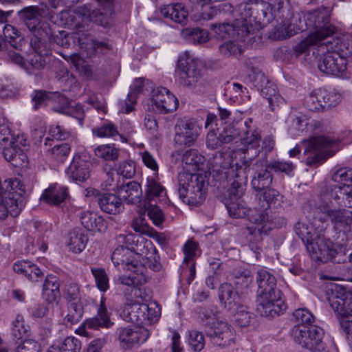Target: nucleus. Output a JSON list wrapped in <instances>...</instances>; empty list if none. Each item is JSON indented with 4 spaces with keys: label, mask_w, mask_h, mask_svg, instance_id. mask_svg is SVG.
<instances>
[{
    "label": "nucleus",
    "mask_w": 352,
    "mask_h": 352,
    "mask_svg": "<svg viewBox=\"0 0 352 352\" xmlns=\"http://www.w3.org/2000/svg\"><path fill=\"white\" fill-rule=\"evenodd\" d=\"M258 285L256 311L261 316L274 318L287 309L283 294L277 288L275 276L266 269L257 271Z\"/></svg>",
    "instance_id": "nucleus-1"
},
{
    "label": "nucleus",
    "mask_w": 352,
    "mask_h": 352,
    "mask_svg": "<svg viewBox=\"0 0 352 352\" xmlns=\"http://www.w3.org/2000/svg\"><path fill=\"white\" fill-rule=\"evenodd\" d=\"M329 21L330 11L324 7L309 12L304 16L305 26L314 32L296 45V56L309 55L311 47L317 46L319 50L324 49L326 44L323 41L336 32V27Z\"/></svg>",
    "instance_id": "nucleus-2"
},
{
    "label": "nucleus",
    "mask_w": 352,
    "mask_h": 352,
    "mask_svg": "<svg viewBox=\"0 0 352 352\" xmlns=\"http://www.w3.org/2000/svg\"><path fill=\"white\" fill-rule=\"evenodd\" d=\"M270 9V3L264 1H250L239 5L235 12L238 27L242 28V36L254 34L271 22L273 13Z\"/></svg>",
    "instance_id": "nucleus-3"
},
{
    "label": "nucleus",
    "mask_w": 352,
    "mask_h": 352,
    "mask_svg": "<svg viewBox=\"0 0 352 352\" xmlns=\"http://www.w3.org/2000/svg\"><path fill=\"white\" fill-rule=\"evenodd\" d=\"M24 186L15 179L0 182V220L6 219L8 214L12 217L19 214L24 206Z\"/></svg>",
    "instance_id": "nucleus-4"
},
{
    "label": "nucleus",
    "mask_w": 352,
    "mask_h": 352,
    "mask_svg": "<svg viewBox=\"0 0 352 352\" xmlns=\"http://www.w3.org/2000/svg\"><path fill=\"white\" fill-rule=\"evenodd\" d=\"M206 174L180 173L178 175V193L184 203L197 206L206 199Z\"/></svg>",
    "instance_id": "nucleus-5"
},
{
    "label": "nucleus",
    "mask_w": 352,
    "mask_h": 352,
    "mask_svg": "<svg viewBox=\"0 0 352 352\" xmlns=\"http://www.w3.org/2000/svg\"><path fill=\"white\" fill-rule=\"evenodd\" d=\"M204 72V65L199 59L192 58L187 53L179 56L176 72L178 82L184 87L195 89L200 84Z\"/></svg>",
    "instance_id": "nucleus-6"
},
{
    "label": "nucleus",
    "mask_w": 352,
    "mask_h": 352,
    "mask_svg": "<svg viewBox=\"0 0 352 352\" xmlns=\"http://www.w3.org/2000/svg\"><path fill=\"white\" fill-rule=\"evenodd\" d=\"M291 336L296 343L311 352H329L324 340V331L318 325H294L291 330Z\"/></svg>",
    "instance_id": "nucleus-7"
},
{
    "label": "nucleus",
    "mask_w": 352,
    "mask_h": 352,
    "mask_svg": "<svg viewBox=\"0 0 352 352\" xmlns=\"http://www.w3.org/2000/svg\"><path fill=\"white\" fill-rule=\"evenodd\" d=\"M340 141L331 140L324 135L314 136L307 140H303L302 143L306 145L305 153H312L313 156L308 157L306 160L307 166H318L322 164L327 158L332 156L334 152L327 150L336 146Z\"/></svg>",
    "instance_id": "nucleus-8"
},
{
    "label": "nucleus",
    "mask_w": 352,
    "mask_h": 352,
    "mask_svg": "<svg viewBox=\"0 0 352 352\" xmlns=\"http://www.w3.org/2000/svg\"><path fill=\"white\" fill-rule=\"evenodd\" d=\"M328 300L336 315L348 323V327H352V292L336 286Z\"/></svg>",
    "instance_id": "nucleus-9"
},
{
    "label": "nucleus",
    "mask_w": 352,
    "mask_h": 352,
    "mask_svg": "<svg viewBox=\"0 0 352 352\" xmlns=\"http://www.w3.org/2000/svg\"><path fill=\"white\" fill-rule=\"evenodd\" d=\"M324 43L326 44L324 49L319 50L317 46L311 47L310 48V50L311 49L312 50L314 56L317 54L316 57H318L319 52L322 54L318 59V67L319 70L329 75H342L346 69V60L339 53L336 52H328L324 54L327 44L331 43V42L327 41Z\"/></svg>",
    "instance_id": "nucleus-10"
},
{
    "label": "nucleus",
    "mask_w": 352,
    "mask_h": 352,
    "mask_svg": "<svg viewBox=\"0 0 352 352\" xmlns=\"http://www.w3.org/2000/svg\"><path fill=\"white\" fill-rule=\"evenodd\" d=\"M219 298L225 309L232 315L247 309L250 298L246 292H234L231 284L223 283L219 289Z\"/></svg>",
    "instance_id": "nucleus-11"
},
{
    "label": "nucleus",
    "mask_w": 352,
    "mask_h": 352,
    "mask_svg": "<svg viewBox=\"0 0 352 352\" xmlns=\"http://www.w3.org/2000/svg\"><path fill=\"white\" fill-rule=\"evenodd\" d=\"M174 142L179 146L190 147L195 143L201 130L195 119H180L175 126Z\"/></svg>",
    "instance_id": "nucleus-12"
},
{
    "label": "nucleus",
    "mask_w": 352,
    "mask_h": 352,
    "mask_svg": "<svg viewBox=\"0 0 352 352\" xmlns=\"http://www.w3.org/2000/svg\"><path fill=\"white\" fill-rule=\"evenodd\" d=\"M270 12L273 13V19L278 17L282 19L281 23L287 28L289 37L297 34L298 31H303L302 25H295L297 18L292 15L290 11V6L285 0H272Z\"/></svg>",
    "instance_id": "nucleus-13"
},
{
    "label": "nucleus",
    "mask_w": 352,
    "mask_h": 352,
    "mask_svg": "<svg viewBox=\"0 0 352 352\" xmlns=\"http://www.w3.org/2000/svg\"><path fill=\"white\" fill-rule=\"evenodd\" d=\"M204 331L212 344L216 346L225 348L233 342L232 327L227 322L218 319Z\"/></svg>",
    "instance_id": "nucleus-14"
},
{
    "label": "nucleus",
    "mask_w": 352,
    "mask_h": 352,
    "mask_svg": "<svg viewBox=\"0 0 352 352\" xmlns=\"http://www.w3.org/2000/svg\"><path fill=\"white\" fill-rule=\"evenodd\" d=\"M149 329L144 326H136L134 329L124 327L117 329V335L124 349H131L147 340L150 336Z\"/></svg>",
    "instance_id": "nucleus-15"
},
{
    "label": "nucleus",
    "mask_w": 352,
    "mask_h": 352,
    "mask_svg": "<svg viewBox=\"0 0 352 352\" xmlns=\"http://www.w3.org/2000/svg\"><path fill=\"white\" fill-rule=\"evenodd\" d=\"M150 105L152 110L159 113L166 114L175 111L178 107L177 98L165 87L153 90Z\"/></svg>",
    "instance_id": "nucleus-16"
},
{
    "label": "nucleus",
    "mask_w": 352,
    "mask_h": 352,
    "mask_svg": "<svg viewBox=\"0 0 352 352\" xmlns=\"http://www.w3.org/2000/svg\"><path fill=\"white\" fill-rule=\"evenodd\" d=\"M91 163L83 153L74 155L72 162L65 170L67 177L76 183L84 182L90 177Z\"/></svg>",
    "instance_id": "nucleus-17"
},
{
    "label": "nucleus",
    "mask_w": 352,
    "mask_h": 352,
    "mask_svg": "<svg viewBox=\"0 0 352 352\" xmlns=\"http://www.w3.org/2000/svg\"><path fill=\"white\" fill-rule=\"evenodd\" d=\"M29 30L33 34L30 41L32 48H37L41 50V48H49L48 43L52 42L59 44L55 39L50 25L47 22L39 21L32 29H29Z\"/></svg>",
    "instance_id": "nucleus-18"
},
{
    "label": "nucleus",
    "mask_w": 352,
    "mask_h": 352,
    "mask_svg": "<svg viewBox=\"0 0 352 352\" xmlns=\"http://www.w3.org/2000/svg\"><path fill=\"white\" fill-rule=\"evenodd\" d=\"M102 7L103 11L98 10H91L87 6L82 8L81 14L97 25L105 27L109 24V19L113 12V0H96Z\"/></svg>",
    "instance_id": "nucleus-19"
},
{
    "label": "nucleus",
    "mask_w": 352,
    "mask_h": 352,
    "mask_svg": "<svg viewBox=\"0 0 352 352\" xmlns=\"http://www.w3.org/2000/svg\"><path fill=\"white\" fill-rule=\"evenodd\" d=\"M246 137L241 138L243 147L240 148L244 154L245 170L250 166L252 161L258 156L260 153L258 148L261 138L258 131H252L251 135H249L250 131L246 132Z\"/></svg>",
    "instance_id": "nucleus-20"
},
{
    "label": "nucleus",
    "mask_w": 352,
    "mask_h": 352,
    "mask_svg": "<svg viewBox=\"0 0 352 352\" xmlns=\"http://www.w3.org/2000/svg\"><path fill=\"white\" fill-rule=\"evenodd\" d=\"M323 213L331 221L336 230L339 232L350 230L352 224V211L344 208H327Z\"/></svg>",
    "instance_id": "nucleus-21"
},
{
    "label": "nucleus",
    "mask_w": 352,
    "mask_h": 352,
    "mask_svg": "<svg viewBox=\"0 0 352 352\" xmlns=\"http://www.w3.org/2000/svg\"><path fill=\"white\" fill-rule=\"evenodd\" d=\"M303 241L312 258L323 263L327 251L329 250V245H331V241L324 236L318 234L311 237V239H307L306 242Z\"/></svg>",
    "instance_id": "nucleus-22"
},
{
    "label": "nucleus",
    "mask_w": 352,
    "mask_h": 352,
    "mask_svg": "<svg viewBox=\"0 0 352 352\" xmlns=\"http://www.w3.org/2000/svg\"><path fill=\"white\" fill-rule=\"evenodd\" d=\"M148 310V305L144 303L131 302L124 305L121 313V318L128 322L143 326L145 321V313Z\"/></svg>",
    "instance_id": "nucleus-23"
},
{
    "label": "nucleus",
    "mask_w": 352,
    "mask_h": 352,
    "mask_svg": "<svg viewBox=\"0 0 352 352\" xmlns=\"http://www.w3.org/2000/svg\"><path fill=\"white\" fill-rule=\"evenodd\" d=\"M111 260L115 266L123 267V270L135 271L138 261L135 254L130 248L120 245L115 249Z\"/></svg>",
    "instance_id": "nucleus-24"
},
{
    "label": "nucleus",
    "mask_w": 352,
    "mask_h": 352,
    "mask_svg": "<svg viewBox=\"0 0 352 352\" xmlns=\"http://www.w3.org/2000/svg\"><path fill=\"white\" fill-rule=\"evenodd\" d=\"M327 195L340 206L352 208V188L351 185H331L327 188Z\"/></svg>",
    "instance_id": "nucleus-25"
},
{
    "label": "nucleus",
    "mask_w": 352,
    "mask_h": 352,
    "mask_svg": "<svg viewBox=\"0 0 352 352\" xmlns=\"http://www.w3.org/2000/svg\"><path fill=\"white\" fill-rule=\"evenodd\" d=\"M2 146L3 156L14 166H21V162H24L27 159L25 153L19 144L18 140L11 138L10 141Z\"/></svg>",
    "instance_id": "nucleus-26"
},
{
    "label": "nucleus",
    "mask_w": 352,
    "mask_h": 352,
    "mask_svg": "<svg viewBox=\"0 0 352 352\" xmlns=\"http://www.w3.org/2000/svg\"><path fill=\"white\" fill-rule=\"evenodd\" d=\"M248 215L249 220L256 225L254 228V234L257 232L260 235L267 234L272 230V223H270L272 215H270L267 208L256 210L254 212L252 211V214Z\"/></svg>",
    "instance_id": "nucleus-27"
},
{
    "label": "nucleus",
    "mask_w": 352,
    "mask_h": 352,
    "mask_svg": "<svg viewBox=\"0 0 352 352\" xmlns=\"http://www.w3.org/2000/svg\"><path fill=\"white\" fill-rule=\"evenodd\" d=\"M116 193L122 200L124 199L127 204H136L140 202L142 190L139 183L135 181L129 182L118 187Z\"/></svg>",
    "instance_id": "nucleus-28"
},
{
    "label": "nucleus",
    "mask_w": 352,
    "mask_h": 352,
    "mask_svg": "<svg viewBox=\"0 0 352 352\" xmlns=\"http://www.w3.org/2000/svg\"><path fill=\"white\" fill-rule=\"evenodd\" d=\"M98 204L103 212L110 214H119L124 209L121 197L114 193H103L98 198Z\"/></svg>",
    "instance_id": "nucleus-29"
},
{
    "label": "nucleus",
    "mask_w": 352,
    "mask_h": 352,
    "mask_svg": "<svg viewBox=\"0 0 352 352\" xmlns=\"http://www.w3.org/2000/svg\"><path fill=\"white\" fill-rule=\"evenodd\" d=\"M247 175L245 168H236V173L234 175V179L228 190V197L226 200L242 199L246 186Z\"/></svg>",
    "instance_id": "nucleus-30"
},
{
    "label": "nucleus",
    "mask_w": 352,
    "mask_h": 352,
    "mask_svg": "<svg viewBox=\"0 0 352 352\" xmlns=\"http://www.w3.org/2000/svg\"><path fill=\"white\" fill-rule=\"evenodd\" d=\"M197 248L198 244L191 240H188L185 243L183 248L185 257L182 265V267L183 270H185L188 268V271L189 272V275L187 279L188 284H190L195 277L196 270L194 257L195 256V252L197 250Z\"/></svg>",
    "instance_id": "nucleus-31"
},
{
    "label": "nucleus",
    "mask_w": 352,
    "mask_h": 352,
    "mask_svg": "<svg viewBox=\"0 0 352 352\" xmlns=\"http://www.w3.org/2000/svg\"><path fill=\"white\" fill-rule=\"evenodd\" d=\"M43 150L47 155L58 161H64L71 151L69 144L64 142L55 144L53 139L45 138L43 143Z\"/></svg>",
    "instance_id": "nucleus-32"
},
{
    "label": "nucleus",
    "mask_w": 352,
    "mask_h": 352,
    "mask_svg": "<svg viewBox=\"0 0 352 352\" xmlns=\"http://www.w3.org/2000/svg\"><path fill=\"white\" fill-rule=\"evenodd\" d=\"M32 50L33 52L28 55L27 59V61L31 66V68H28L27 71L30 74H33V70H43L47 64L49 56L51 54L50 50L47 47H44V49L41 48V51L37 48H32Z\"/></svg>",
    "instance_id": "nucleus-33"
},
{
    "label": "nucleus",
    "mask_w": 352,
    "mask_h": 352,
    "mask_svg": "<svg viewBox=\"0 0 352 352\" xmlns=\"http://www.w3.org/2000/svg\"><path fill=\"white\" fill-rule=\"evenodd\" d=\"M80 222L85 229L92 232H104L107 228V223L104 219L96 213L85 211L80 215Z\"/></svg>",
    "instance_id": "nucleus-34"
},
{
    "label": "nucleus",
    "mask_w": 352,
    "mask_h": 352,
    "mask_svg": "<svg viewBox=\"0 0 352 352\" xmlns=\"http://www.w3.org/2000/svg\"><path fill=\"white\" fill-rule=\"evenodd\" d=\"M13 270L16 273L23 274L33 282H36L44 276L43 271L37 265L28 261L16 262L13 265Z\"/></svg>",
    "instance_id": "nucleus-35"
},
{
    "label": "nucleus",
    "mask_w": 352,
    "mask_h": 352,
    "mask_svg": "<svg viewBox=\"0 0 352 352\" xmlns=\"http://www.w3.org/2000/svg\"><path fill=\"white\" fill-rule=\"evenodd\" d=\"M166 195L165 188L153 177H148L146 179L145 188L144 204L155 203L157 199L161 201V198Z\"/></svg>",
    "instance_id": "nucleus-36"
},
{
    "label": "nucleus",
    "mask_w": 352,
    "mask_h": 352,
    "mask_svg": "<svg viewBox=\"0 0 352 352\" xmlns=\"http://www.w3.org/2000/svg\"><path fill=\"white\" fill-rule=\"evenodd\" d=\"M67 188L55 184L46 189L42 195L43 200L50 205L58 206L68 197Z\"/></svg>",
    "instance_id": "nucleus-37"
},
{
    "label": "nucleus",
    "mask_w": 352,
    "mask_h": 352,
    "mask_svg": "<svg viewBox=\"0 0 352 352\" xmlns=\"http://www.w3.org/2000/svg\"><path fill=\"white\" fill-rule=\"evenodd\" d=\"M235 16L236 17V13L235 14ZM210 29L214 31L217 38L222 40L228 38L231 36L234 38L236 34L238 36L241 35L242 38L245 37L242 36V28L238 27L236 19H235L234 24H231L229 23H223L219 24L214 23L210 25Z\"/></svg>",
    "instance_id": "nucleus-38"
},
{
    "label": "nucleus",
    "mask_w": 352,
    "mask_h": 352,
    "mask_svg": "<svg viewBox=\"0 0 352 352\" xmlns=\"http://www.w3.org/2000/svg\"><path fill=\"white\" fill-rule=\"evenodd\" d=\"M195 313L204 329L218 320L217 308L212 305L199 306L196 307Z\"/></svg>",
    "instance_id": "nucleus-39"
},
{
    "label": "nucleus",
    "mask_w": 352,
    "mask_h": 352,
    "mask_svg": "<svg viewBox=\"0 0 352 352\" xmlns=\"http://www.w3.org/2000/svg\"><path fill=\"white\" fill-rule=\"evenodd\" d=\"M160 12L164 17L169 18L177 23H186L188 12L181 3L165 6L161 8Z\"/></svg>",
    "instance_id": "nucleus-40"
},
{
    "label": "nucleus",
    "mask_w": 352,
    "mask_h": 352,
    "mask_svg": "<svg viewBox=\"0 0 352 352\" xmlns=\"http://www.w3.org/2000/svg\"><path fill=\"white\" fill-rule=\"evenodd\" d=\"M273 175L266 166L264 170L255 173L251 181V186L254 191L261 192L270 188L272 184Z\"/></svg>",
    "instance_id": "nucleus-41"
},
{
    "label": "nucleus",
    "mask_w": 352,
    "mask_h": 352,
    "mask_svg": "<svg viewBox=\"0 0 352 352\" xmlns=\"http://www.w3.org/2000/svg\"><path fill=\"white\" fill-rule=\"evenodd\" d=\"M85 324L87 328L92 329H98L99 327L108 328L113 324V322H111L107 316V309L103 301L100 302L97 315L92 318L87 320Z\"/></svg>",
    "instance_id": "nucleus-42"
},
{
    "label": "nucleus",
    "mask_w": 352,
    "mask_h": 352,
    "mask_svg": "<svg viewBox=\"0 0 352 352\" xmlns=\"http://www.w3.org/2000/svg\"><path fill=\"white\" fill-rule=\"evenodd\" d=\"M252 281L250 271L234 270L232 274V283H230L234 289V292H245V290L248 289L250 284Z\"/></svg>",
    "instance_id": "nucleus-43"
},
{
    "label": "nucleus",
    "mask_w": 352,
    "mask_h": 352,
    "mask_svg": "<svg viewBox=\"0 0 352 352\" xmlns=\"http://www.w3.org/2000/svg\"><path fill=\"white\" fill-rule=\"evenodd\" d=\"M67 245L75 253L81 252L88 241V238L80 230L74 229L68 234Z\"/></svg>",
    "instance_id": "nucleus-44"
},
{
    "label": "nucleus",
    "mask_w": 352,
    "mask_h": 352,
    "mask_svg": "<svg viewBox=\"0 0 352 352\" xmlns=\"http://www.w3.org/2000/svg\"><path fill=\"white\" fill-rule=\"evenodd\" d=\"M325 259L323 263L329 261L334 263H344L346 262V247L343 245L333 244L329 245V250L327 251Z\"/></svg>",
    "instance_id": "nucleus-45"
},
{
    "label": "nucleus",
    "mask_w": 352,
    "mask_h": 352,
    "mask_svg": "<svg viewBox=\"0 0 352 352\" xmlns=\"http://www.w3.org/2000/svg\"><path fill=\"white\" fill-rule=\"evenodd\" d=\"M225 206L229 215L233 218H244L250 211L243 199L226 200Z\"/></svg>",
    "instance_id": "nucleus-46"
},
{
    "label": "nucleus",
    "mask_w": 352,
    "mask_h": 352,
    "mask_svg": "<svg viewBox=\"0 0 352 352\" xmlns=\"http://www.w3.org/2000/svg\"><path fill=\"white\" fill-rule=\"evenodd\" d=\"M284 197L276 189L268 188L261 192V195L259 197V201H265V204H263V208H270L271 206L276 208L278 207H282L281 204H283Z\"/></svg>",
    "instance_id": "nucleus-47"
},
{
    "label": "nucleus",
    "mask_w": 352,
    "mask_h": 352,
    "mask_svg": "<svg viewBox=\"0 0 352 352\" xmlns=\"http://www.w3.org/2000/svg\"><path fill=\"white\" fill-rule=\"evenodd\" d=\"M318 100L320 104L318 107H322V110L329 109L336 106L341 100V96L335 92H328L326 90H318V96L316 99Z\"/></svg>",
    "instance_id": "nucleus-48"
},
{
    "label": "nucleus",
    "mask_w": 352,
    "mask_h": 352,
    "mask_svg": "<svg viewBox=\"0 0 352 352\" xmlns=\"http://www.w3.org/2000/svg\"><path fill=\"white\" fill-rule=\"evenodd\" d=\"M213 166L215 167H219L223 170L228 169L227 173L229 176H234L236 173V167L237 169L242 168V166H239L237 164L234 166L232 164V157L229 155H226L224 153H218L216 154L214 157Z\"/></svg>",
    "instance_id": "nucleus-49"
},
{
    "label": "nucleus",
    "mask_w": 352,
    "mask_h": 352,
    "mask_svg": "<svg viewBox=\"0 0 352 352\" xmlns=\"http://www.w3.org/2000/svg\"><path fill=\"white\" fill-rule=\"evenodd\" d=\"M19 17L27 28L32 29L40 20L38 17V9L36 6L27 7L19 13Z\"/></svg>",
    "instance_id": "nucleus-50"
},
{
    "label": "nucleus",
    "mask_w": 352,
    "mask_h": 352,
    "mask_svg": "<svg viewBox=\"0 0 352 352\" xmlns=\"http://www.w3.org/2000/svg\"><path fill=\"white\" fill-rule=\"evenodd\" d=\"M184 34L186 41L193 44H203L209 40V33L208 30L204 29H187Z\"/></svg>",
    "instance_id": "nucleus-51"
},
{
    "label": "nucleus",
    "mask_w": 352,
    "mask_h": 352,
    "mask_svg": "<svg viewBox=\"0 0 352 352\" xmlns=\"http://www.w3.org/2000/svg\"><path fill=\"white\" fill-rule=\"evenodd\" d=\"M292 320L300 326H311L315 320L312 313L307 308L296 309L292 315Z\"/></svg>",
    "instance_id": "nucleus-52"
},
{
    "label": "nucleus",
    "mask_w": 352,
    "mask_h": 352,
    "mask_svg": "<svg viewBox=\"0 0 352 352\" xmlns=\"http://www.w3.org/2000/svg\"><path fill=\"white\" fill-rule=\"evenodd\" d=\"M83 314L84 308L81 300L70 302L65 320L72 324H76L82 319Z\"/></svg>",
    "instance_id": "nucleus-53"
},
{
    "label": "nucleus",
    "mask_w": 352,
    "mask_h": 352,
    "mask_svg": "<svg viewBox=\"0 0 352 352\" xmlns=\"http://www.w3.org/2000/svg\"><path fill=\"white\" fill-rule=\"evenodd\" d=\"M144 78H139L134 80L131 86V91L128 94L126 100V113H129L133 110V105L136 102L138 94L142 91L144 86Z\"/></svg>",
    "instance_id": "nucleus-54"
},
{
    "label": "nucleus",
    "mask_w": 352,
    "mask_h": 352,
    "mask_svg": "<svg viewBox=\"0 0 352 352\" xmlns=\"http://www.w3.org/2000/svg\"><path fill=\"white\" fill-rule=\"evenodd\" d=\"M144 205L145 211L155 226L160 227L165 220L162 210L157 206L156 202L144 204Z\"/></svg>",
    "instance_id": "nucleus-55"
},
{
    "label": "nucleus",
    "mask_w": 352,
    "mask_h": 352,
    "mask_svg": "<svg viewBox=\"0 0 352 352\" xmlns=\"http://www.w3.org/2000/svg\"><path fill=\"white\" fill-rule=\"evenodd\" d=\"M119 151V148H116L113 144H105L97 146L94 153L99 158L107 161H115L118 159Z\"/></svg>",
    "instance_id": "nucleus-56"
},
{
    "label": "nucleus",
    "mask_w": 352,
    "mask_h": 352,
    "mask_svg": "<svg viewBox=\"0 0 352 352\" xmlns=\"http://www.w3.org/2000/svg\"><path fill=\"white\" fill-rule=\"evenodd\" d=\"M204 157L197 150L190 148L186 151L182 157V162L188 165L195 166V169H199L204 165Z\"/></svg>",
    "instance_id": "nucleus-57"
},
{
    "label": "nucleus",
    "mask_w": 352,
    "mask_h": 352,
    "mask_svg": "<svg viewBox=\"0 0 352 352\" xmlns=\"http://www.w3.org/2000/svg\"><path fill=\"white\" fill-rule=\"evenodd\" d=\"M189 344L194 352H200L205 346V338L203 333L197 330L189 331Z\"/></svg>",
    "instance_id": "nucleus-58"
},
{
    "label": "nucleus",
    "mask_w": 352,
    "mask_h": 352,
    "mask_svg": "<svg viewBox=\"0 0 352 352\" xmlns=\"http://www.w3.org/2000/svg\"><path fill=\"white\" fill-rule=\"evenodd\" d=\"M97 287L101 292H105L109 289V278L103 268H91Z\"/></svg>",
    "instance_id": "nucleus-59"
},
{
    "label": "nucleus",
    "mask_w": 352,
    "mask_h": 352,
    "mask_svg": "<svg viewBox=\"0 0 352 352\" xmlns=\"http://www.w3.org/2000/svg\"><path fill=\"white\" fill-rule=\"evenodd\" d=\"M63 295L68 302L81 300L80 287L75 283H67L65 285Z\"/></svg>",
    "instance_id": "nucleus-60"
},
{
    "label": "nucleus",
    "mask_w": 352,
    "mask_h": 352,
    "mask_svg": "<svg viewBox=\"0 0 352 352\" xmlns=\"http://www.w3.org/2000/svg\"><path fill=\"white\" fill-rule=\"evenodd\" d=\"M220 134L223 143L229 144L238 138L241 133L240 127H238L236 124H232L224 126Z\"/></svg>",
    "instance_id": "nucleus-61"
},
{
    "label": "nucleus",
    "mask_w": 352,
    "mask_h": 352,
    "mask_svg": "<svg viewBox=\"0 0 352 352\" xmlns=\"http://www.w3.org/2000/svg\"><path fill=\"white\" fill-rule=\"evenodd\" d=\"M232 315L236 325L245 327L250 324L254 314L250 311V306H248L247 309H241Z\"/></svg>",
    "instance_id": "nucleus-62"
},
{
    "label": "nucleus",
    "mask_w": 352,
    "mask_h": 352,
    "mask_svg": "<svg viewBox=\"0 0 352 352\" xmlns=\"http://www.w3.org/2000/svg\"><path fill=\"white\" fill-rule=\"evenodd\" d=\"M27 331L28 329L24 324L23 317L21 315H17L12 324V336L14 340H20Z\"/></svg>",
    "instance_id": "nucleus-63"
},
{
    "label": "nucleus",
    "mask_w": 352,
    "mask_h": 352,
    "mask_svg": "<svg viewBox=\"0 0 352 352\" xmlns=\"http://www.w3.org/2000/svg\"><path fill=\"white\" fill-rule=\"evenodd\" d=\"M58 345L63 352H80L81 350V342L73 336L66 338Z\"/></svg>",
    "instance_id": "nucleus-64"
}]
</instances>
